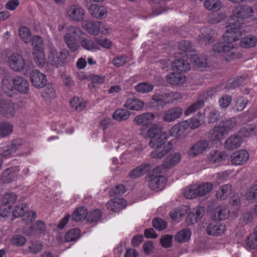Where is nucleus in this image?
<instances>
[{
	"mask_svg": "<svg viewBox=\"0 0 257 257\" xmlns=\"http://www.w3.org/2000/svg\"><path fill=\"white\" fill-rule=\"evenodd\" d=\"M85 11L79 5L68 6L66 10V15L71 21L78 22L82 21L85 17Z\"/></svg>",
	"mask_w": 257,
	"mask_h": 257,
	"instance_id": "1a4fd4ad",
	"label": "nucleus"
},
{
	"mask_svg": "<svg viewBox=\"0 0 257 257\" xmlns=\"http://www.w3.org/2000/svg\"><path fill=\"white\" fill-rule=\"evenodd\" d=\"M14 91L27 94L29 90V82L24 77L17 76L14 77Z\"/></svg>",
	"mask_w": 257,
	"mask_h": 257,
	"instance_id": "f3484780",
	"label": "nucleus"
},
{
	"mask_svg": "<svg viewBox=\"0 0 257 257\" xmlns=\"http://www.w3.org/2000/svg\"><path fill=\"white\" fill-rule=\"evenodd\" d=\"M229 211L224 206L216 207L214 211V218L218 220H224L228 216Z\"/></svg>",
	"mask_w": 257,
	"mask_h": 257,
	"instance_id": "79ce46f5",
	"label": "nucleus"
},
{
	"mask_svg": "<svg viewBox=\"0 0 257 257\" xmlns=\"http://www.w3.org/2000/svg\"><path fill=\"white\" fill-rule=\"evenodd\" d=\"M182 159V155L179 152L170 154L164 160V165L166 168H171L178 164Z\"/></svg>",
	"mask_w": 257,
	"mask_h": 257,
	"instance_id": "c85d7f7f",
	"label": "nucleus"
},
{
	"mask_svg": "<svg viewBox=\"0 0 257 257\" xmlns=\"http://www.w3.org/2000/svg\"><path fill=\"white\" fill-rule=\"evenodd\" d=\"M69 55V52L63 49L58 50L54 46H50L47 51V62L56 67L62 66L66 62Z\"/></svg>",
	"mask_w": 257,
	"mask_h": 257,
	"instance_id": "39448f33",
	"label": "nucleus"
},
{
	"mask_svg": "<svg viewBox=\"0 0 257 257\" xmlns=\"http://www.w3.org/2000/svg\"><path fill=\"white\" fill-rule=\"evenodd\" d=\"M189 59L193 66L197 68L202 69L206 67L207 65L205 58H200L195 54H191Z\"/></svg>",
	"mask_w": 257,
	"mask_h": 257,
	"instance_id": "37998d69",
	"label": "nucleus"
},
{
	"mask_svg": "<svg viewBox=\"0 0 257 257\" xmlns=\"http://www.w3.org/2000/svg\"><path fill=\"white\" fill-rule=\"evenodd\" d=\"M204 6L209 11H217L221 9L222 4L219 0H206Z\"/></svg>",
	"mask_w": 257,
	"mask_h": 257,
	"instance_id": "a18cd8bd",
	"label": "nucleus"
},
{
	"mask_svg": "<svg viewBox=\"0 0 257 257\" xmlns=\"http://www.w3.org/2000/svg\"><path fill=\"white\" fill-rule=\"evenodd\" d=\"M246 199L249 201L257 199V184L252 185L245 194Z\"/></svg>",
	"mask_w": 257,
	"mask_h": 257,
	"instance_id": "e2e57ef3",
	"label": "nucleus"
},
{
	"mask_svg": "<svg viewBox=\"0 0 257 257\" xmlns=\"http://www.w3.org/2000/svg\"><path fill=\"white\" fill-rule=\"evenodd\" d=\"M13 131V125L8 122L0 123V136L6 137Z\"/></svg>",
	"mask_w": 257,
	"mask_h": 257,
	"instance_id": "5fc2aeb1",
	"label": "nucleus"
},
{
	"mask_svg": "<svg viewBox=\"0 0 257 257\" xmlns=\"http://www.w3.org/2000/svg\"><path fill=\"white\" fill-rule=\"evenodd\" d=\"M172 92H165L159 94H155L152 96L149 103V106L159 109L163 108L166 104L171 102Z\"/></svg>",
	"mask_w": 257,
	"mask_h": 257,
	"instance_id": "6e6552de",
	"label": "nucleus"
},
{
	"mask_svg": "<svg viewBox=\"0 0 257 257\" xmlns=\"http://www.w3.org/2000/svg\"><path fill=\"white\" fill-rule=\"evenodd\" d=\"M7 62L9 68L16 72L25 70L28 65L24 57L18 53H14L10 55L8 57Z\"/></svg>",
	"mask_w": 257,
	"mask_h": 257,
	"instance_id": "423d86ee",
	"label": "nucleus"
},
{
	"mask_svg": "<svg viewBox=\"0 0 257 257\" xmlns=\"http://www.w3.org/2000/svg\"><path fill=\"white\" fill-rule=\"evenodd\" d=\"M71 106L76 110H82L86 104V102L82 98L74 97L70 100Z\"/></svg>",
	"mask_w": 257,
	"mask_h": 257,
	"instance_id": "3c124183",
	"label": "nucleus"
},
{
	"mask_svg": "<svg viewBox=\"0 0 257 257\" xmlns=\"http://www.w3.org/2000/svg\"><path fill=\"white\" fill-rule=\"evenodd\" d=\"M153 225L158 230H162L167 226L166 222L161 218H155L153 221Z\"/></svg>",
	"mask_w": 257,
	"mask_h": 257,
	"instance_id": "774afa93",
	"label": "nucleus"
},
{
	"mask_svg": "<svg viewBox=\"0 0 257 257\" xmlns=\"http://www.w3.org/2000/svg\"><path fill=\"white\" fill-rule=\"evenodd\" d=\"M209 147V143L206 141L197 142L188 151V155L194 157L204 152Z\"/></svg>",
	"mask_w": 257,
	"mask_h": 257,
	"instance_id": "6ab92c4d",
	"label": "nucleus"
},
{
	"mask_svg": "<svg viewBox=\"0 0 257 257\" xmlns=\"http://www.w3.org/2000/svg\"><path fill=\"white\" fill-rule=\"evenodd\" d=\"M42 97L48 101H51L57 97V90L51 83L48 84L42 93Z\"/></svg>",
	"mask_w": 257,
	"mask_h": 257,
	"instance_id": "473e14b6",
	"label": "nucleus"
},
{
	"mask_svg": "<svg viewBox=\"0 0 257 257\" xmlns=\"http://www.w3.org/2000/svg\"><path fill=\"white\" fill-rule=\"evenodd\" d=\"M45 229V224L42 221H37L35 222L33 226L26 230L25 233L28 235H32L37 232L44 231Z\"/></svg>",
	"mask_w": 257,
	"mask_h": 257,
	"instance_id": "49530a36",
	"label": "nucleus"
},
{
	"mask_svg": "<svg viewBox=\"0 0 257 257\" xmlns=\"http://www.w3.org/2000/svg\"><path fill=\"white\" fill-rule=\"evenodd\" d=\"M187 123L186 121H180L172 126L169 131V136L179 138L187 131Z\"/></svg>",
	"mask_w": 257,
	"mask_h": 257,
	"instance_id": "cd10ccee",
	"label": "nucleus"
},
{
	"mask_svg": "<svg viewBox=\"0 0 257 257\" xmlns=\"http://www.w3.org/2000/svg\"><path fill=\"white\" fill-rule=\"evenodd\" d=\"M256 37L251 35L244 37L240 41L241 46L246 48L253 47L256 45Z\"/></svg>",
	"mask_w": 257,
	"mask_h": 257,
	"instance_id": "58836bf2",
	"label": "nucleus"
},
{
	"mask_svg": "<svg viewBox=\"0 0 257 257\" xmlns=\"http://www.w3.org/2000/svg\"><path fill=\"white\" fill-rule=\"evenodd\" d=\"M186 56L178 55L176 54L175 55V60H173V63L172 64V69L175 72L178 73L185 72L190 69V64L187 62L185 59V57Z\"/></svg>",
	"mask_w": 257,
	"mask_h": 257,
	"instance_id": "9b49d317",
	"label": "nucleus"
},
{
	"mask_svg": "<svg viewBox=\"0 0 257 257\" xmlns=\"http://www.w3.org/2000/svg\"><path fill=\"white\" fill-rule=\"evenodd\" d=\"M90 14L97 19L104 18L107 16L106 9L99 5L94 4L88 8Z\"/></svg>",
	"mask_w": 257,
	"mask_h": 257,
	"instance_id": "c756f323",
	"label": "nucleus"
},
{
	"mask_svg": "<svg viewBox=\"0 0 257 257\" xmlns=\"http://www.w3.org/2000/svg\"><path fill=\"white\" fill-rule=\"evenodd\" d=\"M27 241L25 237L21 235H16L13 236L11 239V242L12 244L17 246H21L24 245Z\"/></svg>",
	"mask_w": 257,
	"mask_h": 257,
	"instance_id": "680f3d73",
	"label": "nucleus"
},
{
	"mask_svg": "<svg viewBox=\"0 0 257 257\" xmlns=\"http://www.w3.org/2000/svg\"><path fill=\"white\" fill-rule=\"evenodd\" d=\"M249 159V154L244 150L234 152L230 156L231 162L235 165H241L245 163Z\"/></svg>",
	"mask_w": 257,
	"mask_h": 257,
	"instance_id": "a211bd4d",
	"label": "nucleus"
},
{
	"mask_svg": "<svg viewBox=\"0 0 257 257\" xmlns=\"http://www.w3.org/2000/svg\"><path fill=\"white\" fill-rule=\"evenodd\" d=\"M88 213L86 209L84 207H80L76 209L72 214V218L75 221H80L87 217L88 218Z\"/></svg>",
	"mask_w": 257,
	"mask_h": 257,
	"instance_id": "c03bdc74",
	"label": "nucleus"
},
{
	"mask_svg": "<svg viewBox=\"0 0 257 257\" xmlns=\"http://www.w3.org/2000/svg\"><path fill=\"white\" fill-rule=\"evenodd\" d=\"M245 247L248 250L257 249V227L246 240Z\"/></svg>",
	"mask_w": 257,
	"mask_h": 257,
	"instance_id": "ea45409f",
	"label": "nucleus"
},
{
	"mask_svg": "<svg viewBox=\"0 0 257 257\" xmlns=\"http://www.w3.org/2000/svg\"><path fill=\"white\" fill-rule=\"evenodd\" d=\"M20 169L17 167L8 169L4 171L2 175V180L3 182L9 183L14 181L20 180L18 172Z\"/></svg>",
	"mask_w": 257,
	"mask_h": 257,
	"instance_id": "aec40b11",
	"label": "nucleus"
},
{
	"mask_svg": "<svg viewBox=\"0 0 257 257\" xmlns=\"http://www.w3.org/2000/svg\"><path fill=\"white\" fill-rule=\"evenodd\" d=\"M13 215L15 217L23 216V220L27 224L32 222L36 216L34 211H28L27 206L25 203L17 205L13 211Z\"/></svg>",
	"mask_w": 257,
	"mask_h": 257,
	"instance_id": "0eeeda50",
	"label": "nucleus"
},
{
	"mask_svg": "<svg viewBox=\"0 0 257 257\" xmlns=\"http://www.w3.org/2000/svg\"><path fill=\"white\" fill-rule=\"evenodd\" d=\"M16 113L15 104L9 99H3L0 102V113L3 115L11 118Z\"/></svg>",
	"mask_w": 257,
	"mask_h": 257,
	"instance_id": "ddd939ff",
	"label": "nucleus"
},
{
	"mask_svg": "<svg viewBox=\"0 0 257 257\" xmlns=\"http://www.w3.org/2000/svg\"><path fill=\"white\" fill-rule=\"evenodd\" d=\"M153 85L148 82H144L138 83L135 86V89L138 93H147L153 89Z\"/></svg>",
	"mask_w": 257,
	"mask_h": 257,
	"instance_id": "de8ad7c7",
	"label": "nucleus"
},
{
	"mask_svg": "<svg viewBox=\"0 0 257 257\" xmlns=\"http://www.w3.org/2000/svg\"><path fill=\"white\" fill-rule=\"evenodd\" d=\"M187 213V222L189 224H194L202 218L204 213V208L201 206H197L191 210L189 209Z\"/></svg>",
	"mask_w": 257,
	"mask_h": 257,
	"instance_id": "4be33fe9",
	"label": "nucleus"
},
{
	"mask_svg": "<svg viewBox=\"0 0 257 257\" xmlns=\"http://www.w3.org/2000/svg\"><path fill=\"white\" fill-rule=\"evenodd\" d=\"M18 148L16 144L12 143L4 149L2 153V155L5 158H9L16 151Z\"/></svg>",
	"mask_w": 257,
	"mask_h": 257,
	"instance_id": "bf43d9fd",
	"label": "nucleus"
},
{
	"mask_svg": "<svg viewBox=\"0 0 257 257\" xmlns=\"http://www.w3.org/2000/svg\"><path fill=\"white\" fill-rule=\"evenodd\" d=\"M156 115L152 112H145L138 115L134 119V122L138 125H149L154 121Z\"/></svg>",
	"mask_w": 257,
	"mask_h": 257,
	"instance_id": "dca6fc26",
	"label": "nucleus"
},
{
	"mask_svg": "<svg viewBox=\"0 0 257 257\" xmlns=\"http://www.w3.org/2000/svg\"><path fill=\"white\" fill-rule=\"evenodd\" d=\"M140 134L144 138H150V146L156 148L151 153L153 158H162L173 148V141L167 142L169 138L168 134L162 131L157 124H152L147 131L142 127Z\"/></svg>",
	"mask_w": 257,
	"mask_h": 257,
	"instance_id": "f03ea898",
	"label": "nucleus"
},
{
	"mask_svg": "<svg viewBox=\"0 0 257 257\" xmlns=\"http://www.w3.org/2000/svg\"><path fill=\"white\" fill-rule=\"evenodd\" d=\"M14 77L5 76L1 82V89L2 92L8 95L11 96L14 93Z\"/></svg>",
	"mask_w": 257,
	"mask_h": 257,
	"instance_id": "b1692460",
	"label": "nucleus"
},
{
	"mask_svg": "<svg viewBox=\"0 0 257 257\" xmlns=\"http://www.w3.org/2000/svg\"><path fill=\"white\" fill-rule=\"evenodd\" d=\"M188 210L189 208L186 206L175 209L170 212V217L173 221L179 222L182 216L187 213Z\"/></svg>",
	"mask_w": 257,
	"mask_h": 257,
	"instance_id": "e433bc0d",
	"label": "nucleus"
},
{
	"mask_svg": "<svg viewBox=\"0 0 257 257\" xmlns=\"http://www.w3.org/2000/svg\"><path fill=\"white\" fill-rule=\"evenodd\" d=\"M225 158L223 153L218 151L211 153L208 157L209 162L213 164H217L221 162Z\"/></svg>",
	"mask_w": 257,
	"mask_h": 257,
	"instance_id": "6e6d98bb",
	"label": "nucleus"
},
{
	"mask_svg": "<svg viewBox=\"0 0 257 257\" xmlns=\"http://www.w3.org/2000/svg\"><path fill=\"white\" fill-rule=\"evenodd\" d=\"M146 180L148 182V186L152 190L159 191L164 188L166 178L160 175L153 173L146 177Z\"/></svg>",
	"mask_w": 257,
	"mask_h": 257,
	"instance_id": "9d476101",
	"label": "nucleus"
},
{
	"mask_svg": "<svg viewBox=\"0 0 257 257\" xmlns=\"http://www.w3.org/2000/svg\"><path fill=\"white\" fill-rule=\"evenodd\" d=\"M231 192V186L226 184L221 186L216 192V197L221 200L225 199Z\"/></svg>",
	"mask_w": 257,
	"mask_h": 257,
	"instance_id": "a19ab883",
	"label": "nucleus"
},
{
	"mask_svg": "<svg viewBox=\"0 0 257 257\" xmlns=\"http://www.w3.org/2000/svg\"><path fill=\"white\" fill-rule=\"evenodd\" d=\"M183 113V110L179 107H175L164 111L162 118L165 122H171L179 118Z\"/></svg>",
	"mask_w": 257,
	"mask_h": 257,
	"instance_id": "2eb2a0df",
	"label": "nucleus"
},
{
	"mask_svg": "<svg viewBox=\"0 0 257 257\" xmlns=\"http://www.w3.org/2000/svg\"><path fill=\"white\" fill-rule=\"evenodd\" d=\"M99 22L90 20L84 21L81 23V26L89 34L97 36L99 34Z\"/></svg>",
	"mask_w": 257,
	"mask_h": 257,
	"instance_id": "393cba45",
	"label": "nucleus"
},
{
	"mask_svg": "<svg viewBox=\"0 0 257 257\" xmlns=\"http://www.w3.org/2000/svg\"><path fill=\"white\" fill-rule=\"evenodd\" d=\"M95 41L100 48L101 46L105 49H110L112 46V41L106 38H104L101 39L97 38L95 39Z\"/></svg>",
	"mask_w": 257,
	"mask_h": 257,
	"instance_id": "0e129e2a",
	"label": "nucleus"
},
{
	"mask_svg": "<svg viewBox=\"0 0 257 257\" xmlns=\"http://www.w3.org/2000/svg\"><path fill=\"white\" fill-rule=\"evenodd\" d=\"M197 192L198 190L196 184H194L186 187L184 191L183 194L186 198L188 199H192L199 196Z\"/></svg>",
	"mask_w": 257,
	"mask_h": 257,
	"instance_id": "8fccbe9b",
	"label": "nucleus"
},
{
	"mask_svg": "<svg viewBox=\"0 0 257 257\" xmlns=\"http://www.w3.org/2000/svg\"><path fill=\"white\" fill-rule=\"evenodd\" d=\"M178 46L179 50L181 51L179 53L178 55H182L183 57L184 56L188 57L189 55L186 53L190 52L191 50V45L190 42L188 41H180Z\"/></svg>",
	"mask_w": 257,
	"mask_h": 257,
	"instance_id": "603ef678",
	"label": "nucleus"
},
{
	"mask_svg": "<svg viewBox=\"0 0 257 257\" xmlns=\"http://www.w3.org/2000/svg\"><path fill=\"white\" fill-rule=\"evenodd\" d=\"M166 80L171 85L179 86L185 83L186 78L183 74L175 71L167 75Z\"/></svg>",
	"mask_w": 257,
	"mask_h": 257,
	"instance_id": "5701e85b",
	"label": "nucleus"
},
{
	"mask_svg": "<svg viewBox=\"0 0 257 257\" xmlns=\"http://www.w3.org/2000/svg\"><path fill=\"white\" fill-rule=\"evenodd\" d=\"M108 210L113 212H118L126 206V201L121 198L111 199L106 204Z\"/></svg>",
	"mask_w": 257,
	"mask_h": 257,
	"instance_id": "a878e982",
	"label": "nucleus"
},
{
	"mask_svg": "<svg viewBox=\"0 0 257 257\" xmlns=\"http://www.w3.org/2000/svg\"><path fill=\"white\" fill-rule=\"evenodd\" d=\"M197 188V193L199 196H203L208 193L213 189V185L210 183L196 184Z\"/></svg>",
	"mask_w": 257,
	"mask_h": 257,
	"instance_id": "09e8293b",
	"label": "nucleus"
},
{
	"mask_svg": "<svg viewBox=\"0 0 257 257\" xmlns=\"http://www.w3.org/2000/svg\"><path fill=\"white\" fill-rule=\"evenodd\" d=\"M30 77L32 84L36 88H42L47 83V79L46 75L38 70L32 71Z\"/></svg>",
	"mask_w": 257,
	"mask_h": 257,
	"instance_id": "4468645a",
	"label": "nucleus"
},
{
	"mask_svg": "<svg viewBox=\"0 0 257 257\" xmlns=\"http://www.w3.org/2000/svg\"><path fill=\"white\" fill-rule=\"evenodd\" d=\"M204 121V116L203 114L198 113L196 115L191 118L190 120H186L183 121H186L187 123V130L190 128L195 129L199 127Z\"/></svg>",
	"mask_w": 257,
	"mask_h": 257,
	"instance_id": "72a5a7b5",
	"label": "nucleus"
},
{
	"mask_svg": "<svg viewBox=\"0 0 257 257\" xmlns=\"http://www.w3.org/2000/svg\"><path fill=\"white\" fill-rule=\"evenodd\" d=\"M191 235V231L188 229H182L179 231L175 236V240L180 243H183L188 241Z\"/></svg>",
	"mask_w": 257,
	"mask_h": 257,
	"instance_id": "4c0bfd02",
	"label": "nucleus"
},
{
	"mask_svg": "<svg viewBox=\"0 0 257 257\" xmlns=\"http://www.w3.org/2000/svg\"><path fill=\"white\" fill-rule=\"evenodd\" d=\"M103 143H107L109 147H113L114 145L117 144L115 146L116 150L119 148L123 150L126 147H130L129 150L127 151V153L132 151V149H134V152L130 155L129 157H138L141 151L139 149H137L136 146H131L133 143H131V140L128 139L124 138L123 137H120L119 132L116 130H105L103 132V136L102 139Z\"/></svg>",
	"mask_w": 257,
	"mask_h": 257,
	"instance_id": "20e7f679",
	"label": "nucleus"
},
{
	"mask_svg": "<svg viewBox=\"0 0 257 257\" xmlns=\"http://www.w3.org/2000/svg\"><path fill=\"white\" fill-rule=\"evenodd\" d=\"M243 142L241 136L234 135L230 136L225 142L224 146L228 150H234L240 147Z\"/></svg>",
	"mask_w": 257,
	"mask_h": 257,
	"instance_id": "bb28decb",
	"label": "nucleus"
},
{
	"mask_svg": "<svg viewBox=\"0 0 257 257\" xmlns=\"http://www.w3.org/2000/svg\"><path fill=\"white\" fill-rule=\"evenodd\" d=\"M123 106L128 110L139 111L144 106V102L136 97L127 98L123 104Z\"/></svg>",
	"mask_w": 257,
	"mask_h": 257,
	"instance_id": "412c9836",
	"label": "nucleus"
},
{
	"mask_svg": "<svg viewBox=\"0 0 257 257\" xmlns=\"http://www.w3.org/2000/svg\"><path fill=\"white\" fill-rule=\"evenodd\" d=\"M19 34L21 39L27 44L31 42V33L30 30L26 27H21L19 30Z\"/></svg>",
	"mask_w": 257,
	"mask_h": 257,
	"instance_id": "864d4df0",
	"label": "nucleus"
},
{
	"mask_svg": "<svg viewBox=\"0 0 257 257\" xmlns=\"http://www.w3.org/2000/svg\"><path fill=\"white\" fill-rule=\"evenodd\" d=\"M80 234V231L79 229L77 228L73 229L66 233L65 239L67 242L73 241L78 238Z\"/></svg>",
	"mask_w": 257,
	"mask_h": 257,
	"instance_id": "052dcab7",
	"label": "nucleus"
},
{
	"mask_svg": "<svg viewBox=\"0 0 257 257\" xmlns=\"http://www.w3.org/2000/svg\"><path fill=\"white\" fill-rule=\"evenodd\" d=\"M226 230L225 225L219 223H210L207 228V232L209 235H220L223 234Z\"/></svg>",
	"mask_w": 257,
	"mask_h": 257,
	"instance_id": "7c9ffc66",
	"label": "nucleus"
},
{
	"mask_svg": "<svg viewBox=\"0 0 257 257\" xmlns=\"http://www.w3.org/2000/svg\"><path fill=\"white\" fill-rule=\"evenodd\" d=\"M17 199V195L13 193L5 194L2 199V202L12 207V205L16 202Z\"/></svg>",
	"mask_w": 257,
	"mask_h": 257,
	"instance_id": "13d9d810",
	"label": "nucleus"
},
{
	"mask_svg": "<svg viewBox=\"0 0 257 257\" xmlns=\"http://www.w3.org/2000/svg\"><path fill=\"white\" fill-rule=\"evenodd\" d=\"M151 169V166L149 164H143L133 169L129 174L132 178H137L148 172Z\"/></svg>",
	"mask_w": 257,
	"mask_h": 257,
	"instance_id": "2f4dec72",
	"label": "nucleus"
},
{
	"mask_svg": "<svg viewBox=\"0 0 257 257\" xmlns=\"http://www.w3.org/2000/svg\"><path fill=\"white\" fill-rule=\"evenodd\" d=\"M233 125L230 121H226L225 124H220L219 126L215 127L210 132V138L212 141H219L223 138L224 134L228 130L231 129Z\"/></svg>",
	"mask_w": 257,
	"mask_h": 257,
	"instance_id": "f8f14e48",
	"label": "nucleus"
},
{
	"mask_svg": "<svg viewBox=\"0 0 257 257\" xmlns=\"http://www.w3.org/2000/svg\"><path fill=\"white\" fill-rule=\"evenodd\" d=\"M204 105V102L203 100H198L194 103L190 105L184 111V114L186 116H188L191 113L195 112L197 110L202 108Z\"/></svg>",
	"mask_w": 257,
	"mask_h": 257,
	"instance_id": "4d7b16f0",
	"label": "nucleus"
},
{
	"mask_svg": "<svg viewBox=\"0 0 257 257\" xmlns=\"http://www.w3.org/2000/svg\"><path fill=\"white\" fill-rule=\"evenodd\" d=\"M253 10L247 6H237L232 12L226 26V31L223 35V42H217L212 46V51L220 54L226 61H229L238 57L234 51L233 43L238 40L241 36L240 26L242 20L251 17Z\"/></svg>",
	"mask_w": 257,
	"mask_h": 257,
	"instance_id": "f257e3e1",
	"label": "nucleus"
},
{
	"mask_svg": "<svg viewBox=\"0 0 257 257\" xmlns=\"http://www.w3.org/2000/svg\"><path fill=\"white\" fill-rule=\"evenodd\" d=\"M34 60L39 67H43L46 64V58L43 49L33 51Z\"/></svg>",
	"mask_w": 257,
	"mask_h": 257,
	"instance_id": "f704fd0d",
	"label": "nucleus"
},
{
	"mask_svg": "<svg viewBox=\"0 0 257 257\" xmlns=\"http://www.w3.org/2000/svg\"><path fill=\"white\" fill-rule=\"evenodd\" d=\"M86 34L80 28L70 26L66 28V33L64 36V41L67 47L71 52L77 51L81 46L83 49L87 51L96 52L99 51L100 48L96 43L91 39L84 37Z\"/></svg>",
	"mask_w": 257,
	"mask_h": 257,
	"instance_id": "7ed1b4c3",
	"label": "nucleus"
},
{
	"mask_svg": "<svg viewBox=\"0 0 257 257\" xmlns=\"http://www.w3.org/2000/svg\"><path fill=\"white\" fill-rule=\"evenodd\" d=\"M131 116L130 112L126 109L119 108L114 111L112 114L113 118L118 121L126 120Z\"/></svg>",
	"mask_w": 257,
	"mask_h": 257,
	"instance_id": "c9c22d12",
	"label": "nucleus"
},
{
	"mask_svg": "<svg viewBox=\"0 0 257 257\" xmlns=\"http://www.w3.org/2000/svg\"><path fill=\"white\" fill-rule=\"evenodd\" d=\"M232 101L231 96L229 95H224L221 96L218 100L219 106L222 108H226L229 106Z\"/></svg>",
	"mask_w": 257,
	"mask_h": 257,
	"instance_id": "69168bd1",
	"label": "nucleus"
},
{
	"mask_svg": "<svg viewBox=\"0 0 257 257\" xmlns=\"http://www.w3.org/2000/svg\"><path fill=\"white\" fill-rule=\"evenodd\" d=\"M32 45L33 46V50H36L43 48V40L38 36H34L31 38Z\"/></svg>",
	"mask_w": 257,
	"mask_h": 257,
	"instance_id": "338daca9",
	"label": "nucleus"
}]
</instances>
